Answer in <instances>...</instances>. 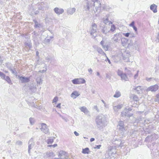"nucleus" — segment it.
I'll list each match as a JSON object with an SVG mask.
<instances>
[{
  "mask_svg": "<svg viewBox=\"0 0 159 159\" xmlns=\"http://www.w3.org/2000/svg\"><path fill=\"white\" fill-rule=\"evenodd\" d=\"M93 3L87 2V5L85 7L86 11L90 12L93 14L96 12L99 13L100 11L101 3L100 1L96 0L93 1Z\"/></svg>",
  "mask_w": 159,
  "mask_h": 159,
  "instance_id": "nucleus-1",
  "label": "nucleus"
},
{
  "mask_svg": "<svg viewBox=\"0 0 159 159\" xmlns=\"http://www.w3.org/2000/svg\"><path fill=\"white\" fill-rule=\"evenodd\" d=\"M95 121L97 127L100 129H102L107 125L106 118L102 115L97 116Z\"/></svg>",
  "mask_w": 159,
  "mask_h": 159,
  "instance_id": "nucleus-2",
  "label": "nucleus"
},
{
  "mask_svg": "<svg viewBox=\"0 0 159 159\" xmlns=\"http://www.w3.org/2000/svg\"><path fill=\"white\" fill-rule=\"evenodd\" d=\"M97 25L96 24L93 23L92 24L90 31V34L92 38L95 39L97 36L96 34L97 32Z\"/></svg>",
  "mask_w": 159,
  "mask_h": 159,
  "instance_id": "nucleus-3",
  "label": "nucleus"
},
{
  "mask_svg": "<svg viewBox=\"0 0 159 159\" xmlns=\"http://www.w3.org/2000/svg\"><path fill=\"white\" fill-rule=\"evenodd\" d=\"M114 142V144L116 145L115 147H120V148H122L126 147V145L125 144V141L124 140L119 139L116 140Z\"/></svg>",
  "mask_w": 159,
  "mask_h": 159,
  "instance_id": "nucleus-4",
  "label": "nucleus"
},
{
  "mask_svg": "<svg viewBox=\"0 0 159 159\" xmlns=\"http://www.w3.org/2000/svg\"><path fill=\"white\" fill-rule=\"evenodd\" d=\"M72 83L74 84H80L85 83V80L83 78L75 79L72 80Z\"/></svg>",
  "mask_w": 159,
  "mask_h": 159,
  "instance_id": "nucleus-5",
  "label": "nucleus"
},
{
  "mask_svg": "<svg viewBox=\"0 0 159 159\" xmlns=\"http://www.w3.org/2000/svg\"><path fill=\"white\" fill-rule=\"evenodd\" d=\"M35 144V142H34V139L33 138H31V139L29 140L28 142V153L30 154V150L32 149Z\"/></svg>",
  "mask_w": 159,
  "mask_h": 159,
  "instance_id": "nucleus-6",
  "label": "nucleus"
},
{
  "mask_svg": "<svg viewBox=\"0 0 159 159\" xmlns=\"http://www.w3.org/2000/svg\"><path fill=\"white\" fill-rule=\"evenodd\" d=\"M117 73V75L121 77V80L125 81H127L128 80L127 75L120 70H118Z\"/></svg>",
  "mask_w": 159,
  "mask_h": 159,
  "instance_id": "nucleus-7",
  "label": "nucleus"
},
{
  "mask_svg": "<svg viewBox=\"0 0 159 159\" xmlns=\"http://www.w3.org/2000/svg\"><path fill=\"white\" fill-rule=\"evenodd\" d=\"M58 156L60 159H67L68 158V154L63 151H60L58 153Z\"/></svg>",
  "mask_w": 159,
  "mask_h": 159,
  "instance_id": "nucleus-8",
  "label": "nucleus"
},
{
  "mask_svg": "<svg viewBox=\"0 0 159 159\" xmlns=\"http://www.w3.org/2000/svg\"><path fill=\"white\" fill-rule=\"evenodd\" d=\"M41 128H40L41 131L45 134H47L49 132V129L46 124L41 123Z\"/></svg>",
  "mask_w": 159,
  "mask_h": 159,
  "instance_id": "nucleus-9",
  "label": "nucleus"
},
{
  "mask_svg": "<svg viewBox=\"0 0 159 159\" xmlns=\"http://www.w3.org/2000/svg\"><path fill=\"white\" fill-rule=\"evenodd\" d=\"M121 115L122 116L130 117L133 116V114L129 113V110L126 108L121 112Z\"/></svg>",
  "mask_w": 159,
  "mask_h": 159,
  "instance_id": "nucleus-10",
  "label": "nucleus"
},
{
  "mask_svg": "<svg viewBox=\"0 0 159 159\" xmlns=\"http://www.w3.org/2000/svg\"><path fill=\"white\" fill-rule=\"evenodd\" d=\"M18 78L21 81V83H27L30 81V78L28 77H25L23 76H18Z\"/></svg>",
  "mask_w": 159,
  "mask_h": 159,
  "instance_id": "nucleus-11",
  "label": "nucleus"
},
{
  "mask_svg": "<svg viewBox=\"0 0 159 159\" xmlns=\"http://www.w3.org/2000/svg\"><path fill=\"white\" fill-rule=\"evenodd\" d=\"M158 86L157 85L155 84L148 87L146 89V91L147 92L150 91L152 92H155L158 90Z\"/></svg>",
  "mask_w": 159,
  "mask_h": 159,
  "instance_id": "nucleus-12",
  "label": "nucleus"
},
{
  "mask_svg": "<svg viewBox=\"0 0 159 159\" xmlns=\"http://www.w3.org/2000/svg\"><path fill=\"white\" fill-rule=\"evenodd\" d=\"M122 37V35L120 33H118L115 34L114 35V37H113L112 39L113 40L116 42H118L120 40Z\"/></svg>",
  "mask_w": 159,
  "mask_h": 159,
  "instance_id": "nucleus-13",
  "label": "nucleus"
},
{
  "mask_svg": "<svg viewBox=\"0 0 159 159\" xmlns=\"http://www.w3.org/2000/svg\"><path fill=\"white\" fill-rule=\"evenodd\" d=\"M130 57V54L129 53L126 51L123 54V60L125 62L129 61V58Z\"/></svg>",
  "mask_w": 159,
  "mask_h": 159,
  "instance_id": "nucleus-14",
  "label": "nucleus"
},
{
  "mask_svg": "<svg viewBox=\"0 0 159 159\" xmlns=\"http://www.w3.org/2000/svg\"><path fill=\"white\" fill-rule=\"evenodd\" d=\"M100 44L102 45V48L105 51H107L109 47L108 44H107L105 41L102 40L100 42Z\"/></svg>",
  "mask_w": 159,
  "mask_h": 159,
  "instance_id": "nucleus-15",
  "label": "nucleus"
},
{
  "mask_svg": "<svg viewBox=\"0 0 159 159\" xmlns=\"http://www.w3.org/2000/svg\"><path fill=\"white\" fill-rule=\"evenodd\" d=\"M55 12L58 15L61 14L63 13L64 10L63 9L56 7L54 9Z\"/></svg>",
  "mask_w": 159,
  "mask_h": 159,
  "instance_id": "nucleus-16",
  "label": "nucleus"
},
{
  "mask_svg": "<svg viewBox=\"0 0 159 159\" xmlns=\"http://www.w3.org/2000/svg\"><path fill=\"white\" fill-rule=\"evenodd\" d=\"M155 134H154L152 136H148L145 139L146 140H148L149 141H152L156 140L157 138L155 137Z\"/></svg>",
  "mask_w": 159,
  "mask_h": 159,
  "instance_id": "nucleus-17",
  "label": "nucleus"
},
{
  "mask_svg": "<svg viewBox=\"0 0 159 159\" xmlns=\"http://www.w3.org/2000/svg\"><path fill=\"white\" fill-rule=\"evenodd\" d=\"M130 99H133L134 101L136 102V104L139 100L138 96L134 94H131L130 96Z\"/></svg>",
  "mask_w": 159,
  "mask_h": 159,
  "instance_id": "nucleus-18",
  "label": "nucleus"
},
{
  "mask_svg": "<svg viewBox=\"0 0 159 159\" xmlns=\"http://www.w3.org/2000/svg\"><path fill=\"white\" fill-rule=\"evenodd\" d=\"M76 11V9L74 7L69 8L67 9V13L68 14L72 15Z\"/></svg>",
  "mask_w": 159,
  "mask_h": 159,
  "instance_id": "nucleus-19",
  "label": "nucleus"
},
{
  "mask_svg": "<svg viewBox=\"0 0 159 159\" xmlns=\"http://www.w3.org/2000/svg\"><path fill=\"white\" fill-rule=\"evenodd\" d=\"M109 16L107 15V16H106V18H104L103 19V22L106 25L107 24L110 25V24H112V23L111 21L109 20Z\"/></svg>",
  "mask_w": 159,
  "mask_h": 159,
  "instance_id": "nucleus-20",
  "label": "nucleus"
},
{
  "mask_svg": "<svg viewBox=\"0 0 159 159\" xmlns=\"http://www.w3.org/2000/svg\"><path fill=\"white\" fill-rule=\"evenodd\" d=\"M55 154L52 152L50 151H48L46 153L45 157H52L54 156Z\"/></svg>",
  "mask_w": 159,
  "mask_h": 159,
  "instance_id": "nucleus-21",
  "label": "nucleus"
},
{
  "mask_svg": "<svg viewBox=\"0 0 159 159\" xmlns=\"http://www.w3.org/2000/svg\"><path fill=\"white\" fill-rule=\"evenodd\" d=\"M108 150L110 153L111 154H115L116 153L115 147L110 146L108 148Z\"/></svg>",
  "mask_w": 159,
  "mask_h": 159,
  "instance_id": "nucleus-22",
  "label": "nucleus"
},
{
  "mask_svg": "<svg viewBox=\"0 0 159 159\" xmlns=\"http://www.w3.org/2000/svg\"><path fill=\"white\" fill-rule=\"evenodd\" d=\"M80 111L83 112L85 114H87L89 112V111H88L87 108L84 106H83L80 107Z\"/></svg>",
  "mask_w": 159,
  "mask_h": 159,
  "instance_id": "nucleus-23",
  "label": "nucleus"
},
{
  "mask_svg": "<svg viewBox=\"0 0 159 159\" xmlns=\"http://www.w3.org/2000/svg\"><path fill=\"white\" fill-rule=\"evenodd\" d=\"M157 6L155 4H153L151 5L150 7V9L152 10L154 13H156L157 11Z\"/></svg>",
  "mask_w": 159,
  "mask_h": 159,
  "instance_id": "nucleus-24",
  "label": "nucleus"
},
{
  "mask_svg": "<svg viewBox=\"0 0 159 159\" xmlns=\"http://www.w3.org/2000/svg\"><path fill=\"white\" fill-rule=\"evenodd\" d=\"M133 89L136 90V92L138 93L139 94L142 92V89L141 87L140 86L135 87Z\"/></svg>",
  "mask_w": 159,
  "mask_h": 159,
  "instance_id": "nucleus-25",
  "label": "nucleus"
},
{
  "mask_svg": "<svg viewBox=\"0 0 159 159\" xmlns=\"http://www.w3.org/2000/svg\"><path fill=\"white\" fill-rule=\"evenodd\" d=\"M102 32L105 35H107V33L109 32V31L107 27V26H105L102 29Z\"/></svg>",
  "mask_w": 159,
  "mask_h": 159,
  "instance_id": "nucleus-26",
  "label": "nucleus"
},
{
  "mask_svg": "<svg viewBox=\"0 0 159 159\" xmlns=\"http://www.w3.org/2000/svg\"><path fill=\"white\" fill-rule=\"evenodd\" d=\"M80 95V94L76 91H74L71 94V97L74 98H76Z\"/></svg>",
  "mask_w": 159,
  "mask_h": 159,
  "instance_id": "nucleus-27",
  "label": "nucleus"
},
{
  "mask_svg": "<svg viewBox=\"0 0 159 159\" xmlns=\"http://www.w3.org/2000/svg\"><path fill=\"white\" fill-rule=\"evenodd\" d=\"M97 52L102 56H105L107 57L106 53L103 52V50L100 48H98L97 49Z\"/></svg>",
  "mask_w": 159,
  "mask_h": 159,
  "instance_id": "nucleus-28",
  "label": "nucleus"
},
{
  "mask_svg": "<svg viewBox=\"0 0 159 159\" xmlns=\"http://www.w3.org/2000/svg\"><path fill=\"white\" fill-rule=\"evenodd\" d=\"M122 107V105H118L114 107V110L115 111H117L119 110Z\"/></svg>",
  "mask_w": 159,
  "mask_h": 159,
  "instance_id": "nucleus-29",
  "label": "nucleus"
},
{
  "mask_svg": "<svg viewBox=\"0 0 159 159\" xmlns=\"http://www.w3.org/2000/svg\"><path fill=\"white\" fill-rule=\"evenodd\" d=\"M33 39L34 42V43L36 45H38L39 44V43H38V38L37 37V36L34 35L33 37Z\"/></svg>",
  "mask_w": 159,
  "mask_h": 159,
  "instance_id": "nucleus-30",
  "label": "nucleus"
},
{
  "mask_svg": "<svg viewBox=\"0 0 159 159\" xmlns=\"http://www.w3.org/2000/svg\"><path fill=\"white\" fill-rule=\"evenodd\" d=\"M118 129L120 131H121L122 134L123 135L124 134V131L125 130V129L124 126H117Z\"/></svg>",
  "mask_w": 159,
  "mask_h": 159,
  "instance_id": "nucleus-31",
  "label": "nucleus"
},
{
  "mask_svg": "<svg viewBox=\"0 0 159 159\" xmlns=\"http://www.w3.org/2000/svg\"><path fill=\"white\" fill-rule=\"evenodd\" d=\"M3 80H5L10 84H12L11 80L8 76H6L5 79Z\"/></svg>",
  "mask_w": 159,
  "mask_h": 159,
  "instance_id": "nucleus-32",
  "label": "nucleus"
},
{
  "mask_svg": "<svg viewBox=\"0 0 159 159\" xmlns=\"http://www.w3.org/2000/svg\"><path fill=\"white\" fill-rule=\"evenodd\" d=\"M9 69L10 70L11 72V73L13 74H14L16 76H17V72L16 69L15 68H14V69H12L11 68H10Z\"/></svg>",
  "mask_w": 159,
  "mask_h": 159,
  "instance_id": "nucleus-33",
  "label": "nucleus"
},
{
  "mask_svg": "<svg viewBox=\"0 0 159 159\" xmlns=\"http://www.w3.org/2000/svg\"><path fill=\"white\" fill-rule=\"evenodd\" d=\"M121 96V93L119 91H116L115 94L114 95L113 97L114 98H118Z\"/></svg>",
  "mask_w": 159,
  "mask_h": 159,
  "instance_id": "nucleus-34",
  "label": "nucleus"
},
{
  "mask_svg": "<svg viewBox=\"0 0 159 159\" xmlns=\"http://www.w3.org/2000/svg\"><path fill=\"white\" fill-rule=\"evenodd\" d=\"M127 39L123 38L121 39V43L123 46H126L127 44Z\"/></svg>",
  "mask_w": 159,
  "mask_h": 159,
  "instance_id": "nucleus-35",
  "label": "nucleus"
},
{
  "mask_svg": "<svg viewBox=\"0 0 159 159\" xmlns=\"http://www.w3.org/2000/svg\"><path fill=\"white\" fill-rule=\"evenodd\" d=\"M89 149L88 148L84 149H83L82 152L84 154H88L89 153Z\"/></svg>",
  "mask_w": 159,
  "mask_h": 159,
  "instance_id": "nucleus-36",
  "label": "nucleus"
},
{
  "mask_svg": "<svg viewBox=\"0 0 159 159\" xmlns=\"http://www.w3.org/2000/svg\"><path fill=\"white\" fill-rule=\"evenodd\" d=\"M54 138L51 137L50 139H48L47 140V143L48 144L52 143L53 142V139Z\"/></svg>",
  "mask_w": 159,
  "mask_h": 159,
  "instance_id": "nucleus-37",
  "label": "nucleus"
},
{
  "mask_svg": "<svg viewBox=\"0 0 159 159\" xmlns=\"http://www.w3.org/2000/svg\"><path fill=\"white\" fill-rule=\"evenodd\" d=\"M36 81L38 84H40L41 83H42V80L40 77H38L36 79Z\"/></svg>",
  "mask_w": 159,
  "mask_h": 159,
  "instance_id": "nucleus-38",
  "label": "nucleus"
},
{
  "mask_svg": "<svg viewBox=\"0 0 159 159\" xmlns=\"http://www.w3.org/2000/svg\"><path fill=\"white\" fill-rule=\"evenodd\" d=\"M25 44V45L26 46H28V47H29L30 48H31L32 47L31 43L30 42H26Z\"/></svg>",
  "mask_w": 159,
  "mask_h": 159,
  "instance_id": "nucleus-39",
  "label": "nucleus"
},
{
  "mask_svg": "<svg viewBox=\"0 0 159 159\" xmlns=\"http://www.w3.org/2000/svg\"><path fill=\"white\" fill-rule=\"evenodd\" d=\"M5 76L6 75L4 74L0 71V77H1V78L3 80V79H5Z\"/></svg>",
  "mask_w": 159,
  "mask_h": 159,
  "instance_id": "nucleus-40",
  "label": "nucleus"
},
{
  "mask_svg": "<svg viewBox=\"0 0 159 159\" xmlns=\"http://www.w3.org/2000/svg\"><path fill=\"white\" fill-rule=\"evenodd\" d=\"M29 120L30 121V123L32 125H33L34 124V118L30 117L29 119Z\"/></svg>",
  "mask_w": 159,
  "mask_h": 159,
  "instance_id": "nucleus-41",
  "label": "nucleus"
},
{
  "mask_svg": "<svg viewBox=\"0 0 159 159\" xmlns=\"http://www.w3.org/2000/svg\"><path fill=\"white\" fill-rule=\"evenodd\" d=\"M115 29L116 27L115 25H112L111 26V28L110 30V31L112 32H113L115 30Z\"/></svg>",
  "mask_w": 159,
  "mask_h": 159,
  "instance_id": "nucleus-42",
  "label": "nucleus"
},
{
  "mask_svg": "<svg viewBox=\"0 0 159 159\" xmlns=\"http://www.w3.org/2000/svg\"><path fill=\"white\" fill-rule=\"evenodd\" d=\"M16 144L19 146H21L23 144V142L20 140H18L16 143Z\"/></svg>",
  "mask_w": 159,
  "mask_h": 159,
  "instance_id": "nucleus-43",
  "label": "nucleus"
},
{
  "mask_svg": "<svg viewBox=\"0 0 159 159\" xmlns=\"http://www.w3.org/2000/svg\"><path fill=\"white\" fill-rule=\"evenodd\" d=\"M35 23V26L36 27H40V25L38 23L36 20H34Z\"/></svg>",
  "mask_w": 159,
  "mask_h": 159,
  "instance_id": "nucleus-44",
  "label": "nucleus"
},
{
  "mask_svg": "<svg viewBox=\"0 0 159 159\" xmlns=\"http://www.w3.org/2000/svg\"><path fill=\"white\" fill-rule=\"evenodd\" d=\"M117 126H124L123 121H120L119 122L118 125Z\"/></svg>",
  "mask_w": 159,
  "mask_h": 159,
  "instance_id": "nucleus-45",
  "label": "nucleus"
},
{
  "mask_svg": "<svg viewBox=\"0 0 159 159\" xmlns=\"http://www.w3.org/2000/svg\"><path fill=\"white\" fill-rule=\"evenodd\" d=\"M156 98L155 101L159 103V93L156 95Z\"/></svg>",
  "mask_w": 159,
  "mask_h": 159,
  "instance_id": "nucleus-46",
  "label": "nucleus"
},
{
  "mask_svg": "<svg viewBox=\"0 0 159 159\" xmlns=\"http://www.w3.org/2000/svg\"><path fill=\"white\" fill-rule=\"evenodd\" d=\"M58 100V98L57 97H55L54 98H53V101H52V102H56Z\"/></svg>",
  "mask_w": 159,
  "mask_h": 159,
  "instance_id": "nucleus-47",
  "label": "nucleus"
},
{
  "mask_svg": "<svg viewBox=\"0 0 159 159\" xmlns=\"http://www.w3.org/2000/svg\"><path fill=\"white\" fill-rule=\"evenodd\" d=\"M139 72V70H138L137 71V73L136 74H135V75H134V79H136L137 78L138 76V75H139V74H138Z\"/></svg>",
  "mask_w": 159,
  "mask_h": 159,
  "instance_id": "nucleus-48",
  "label": "nucleus"
},
{
  "mask_svg": "<svg viewBox=\"0 0 159 159\" xmlns=\"http://www.w3.org/2000/svg\"><path fill=\"white\" fill-rule=\"evenodd\" d=\"M129 33H124L123 34L126 37H129V34H130Z\"/></svg>",
  "mask_w": 159,
  "mask_h": 159,
  "instance_id": "nucleus-49",
  "label": "nucleus"
},
{
  "mask_svg": "<svg viewBox=\"0 0 159 159\" xmlns=\"http://www.w3.org/2000/svg\"><path fill=\"white\" fill-rule=\"evenodd\" d=\"M57 146V144H54L53 145H48V147H52L53 148H55Z\"/></svg>",
  "mask_w": 159,
  "mask_h": 159,
  "instance_id": "nucleus-50",
  "label": "nucleus"
},
{
  "mask_svg": "<svg viewBox=\"0 0 159 159\" xmlns=\"http://www.w3.org/2000/svg\"><path fill=\"white\" fill-rule=\"evenodd\" d=\"M134 21H133L129 25V26L133 27L134 26H135L134 25Z\"/></svg>",
  "mask_w": 159,
  "mask_h": 159,
  "instance_id": "nucleus-51",
  "label": "nucleus"
},
{
  "mask_svg": "<svg viewBox=\"0 0 159 159\" xmlns=\"http://www.w3.org/2000/svg\"><path fill=\"white\" fill-rule=\"evenodd\" d=\"M93 108L94 109H95L97 112L99 111V109L98 108L97 106H94L93 107Z\"/></svg>",
  "mask_w": 159,
  "mask_h": 159,
  "instance_id": "nucleus-52",
  "label": "nucleus"
},
{
  "mask_svg": "<svg viewBox=\"0 0 159 159\" xmlns=\"http://www.w3.org/2000/svg\"><path fill=\"white\" fill-rule=\"evenodd\" d=\"M101 145H96L95 147V148H97V149H100L101 147Z\"/></svg>",
  "mask_w": 159,
  "mask_h": 159,
  "instance_id": "nucleus-53",
  "label": "nucleus"
},
{
  "mask_svg": "<svg viewBox=\"0 0 159 159\" xmlns=\"http://www.w3.org/2000/svg\"><path fill=\"white\" fill-rule=\"evenodd\" d=\"M88 71L90 73V74H92L93 72V70L91 68H89L88 69Z\"/></svg>",
  "mask_w": 159,
  "mask_h": 159,
  "instance_id": "nucleus-54",
  "label": "nucleus"
},
{
  "mask_svg": "<svg viewBox=\"0 0 159 159\" xmlns=\"http://www.w3.org/2000/svg\"><path fill=\"white\" fill-rule=\"evenodd\" d=\"M31 106H32L33 107H35L37 108L38 107V106L37 105H35V104L34 103V102L32 103V105H31Z\"/></svg>",
  "mask_w": 159,
  "mask_h": 159,
  "instance_id": "nucleus-55",
  "label": "nucleus"
},
{
  "mask_svg": "<svg viewBox=\"0 0 159 159\" xmlns=\"http://www.w3.org/2000/svg\"><path fill=\"white\" fill-rule=\"evenodd\" d=\"M74 134L76 136H78L79 135V134L76 131L74 132Z\"/></svg>",
  "mask_w": 159,
  "mask_h": 159,
  "instance_id": "nucleus-56",
  "label": "nucleus"
},
{
  "mask_svg": "<svg viewBox=\"0 0 159 159\" xmlns=\"http://www.w3.org/2000/svg\"><path fill=\"white\" fill-rule=\"evenodd\" d=\"M45 42L47 43H49L50 41V39H45Z\"/></svg>",
  "mask_w": 159,
  "mask_h": 159,
  "instance_id": "nucleus-57",
  "label": "nucleus"
},
{
  "mask_svg": "<svg viewBox=\"0 0 159 159\" xmlns=\"http://www.w3.org/2000/svg\"><path fill=\"white\" fill-rule=\"evenodd\" d=\"M61 103H58L57 105L56 106V107L57 108H61Z\"/></svg>",
  "mask_w": 159,
  "mask_h": 159,
  "instance_id": "nucleus-58",
  "label": "nucleus"
},
{
  "mask_svg": "<svg viewBox=\"0 0 159 159\" xmlns=\"http://www.w3.org/2000/svg\"><path fill=\"white\" fill-rule=\"evenodd\" d=\"M156 41L158 42H159V33H158L157 37V38Z\"/></svg>",
  "mask_w": 159,
  "mask_h": 159,
  "instance_id": "nucleus-59",
  "label": "nucleus"
},
{
  "mask_svg": "<svg viewBox=\"0 0 159 159\" xmlns=\"http://www.w3.org/2000/svg\"><path fill=\"white\" fill-rule=\"evenodd\" d=\"M133 28L134 29V30L137 33V28L135 26H134Z\"/></svg>",
  "mask_w": 159,
  "mask_h": 159,
  "instance_id": "nucleus-60",
  "label": "nucleus"
},
{
  "mask_svg": "<svg viewBox=\"0 0 159 159\" xmlns=\"http://www.w3.org/2000/svg\"><path fill=\"white\" fill-rule=\"evenodd\" d=\"M106 78H108V79H110L111 77L108 74H106Z\"/></svg>",
  "mask_w": 159,
  "mask_h": 159,
  "instance_id": "nucleus-61",
  "label": "nucleus"
},
{
  "mask_svg": "<svg viewBox=\"0 0 159 159\" xmlns=\"http://www.w3.org/2000/svg\"><path fill=\"white\" fill-rule=\"evenodd\" d=\"M152 79V78H147L146 80L148 81H150Z\"/></svg>",
  "mask_w": 159,
  "mask_h": 159,
  "instance_id": "nucleus-62",
  "label": "nucleus"
},
{
  "mask_svg": "<svg viewBox=\"0 0 159 159\" xmlns=\"http://www.w3.org/2000/svg\"><path fill=\"white\" fill-rule=\"evenodd\" d=\"M57 114L59 115L63 119H65V118L63 117L62 116L60 113H57Z\"/></svg>",
  "mask_w": 159,
  "mask_h": 159,
  "instance_id": "nucleus-63",
  "label": "nucleus"
},
{
  "mask_svg": "<svg viewBox=\"0 0 159 159\" xmlns=\"http://www.w3.org/2000/svg\"><path fill=\"white\" fill-rule=\"evenodd\" d=\"M95 140V139L94 138H91L90 139V141L91 142H92L93 141Z\"/></svg>",
  "mask_w": 159,
  "mask_h": 159,
  "instance_id": "nucleus-64",
  "label": "nucleus"
}]
</instances>
